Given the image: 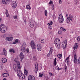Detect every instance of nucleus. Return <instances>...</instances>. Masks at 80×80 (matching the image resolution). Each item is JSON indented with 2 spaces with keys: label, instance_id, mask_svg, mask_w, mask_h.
<instances>
[{
  "label": "nucleus",
  "instance_id": "26",
  "mask_svg": "<svg viewBox=\"0 0 80 80\" xmlns=\"http://www.w3.org/2000/svg\"><path fill=\"white\" fill-rule=\"evenodd\" d=\"M75 4L78 5L79 3V1L78 0H75L74 2Z\"/></svg>",
  "mask_w": 80,
  "mask_h": 80
},
{
  "label": "nucleus",
  "instance_id": "8",
  "mask_svg": "<svg viewBox=\"0 0 80 80\" xmlns=\"http://www.w3.org/2000/svg\"><path fill=\"white\" fill-rule=\"evenodd\" d=\"M30 45L31 46L32 49H35L36 48L35 44L34 43V41L32 40L31 42L30 43Z\"/></svg>",
  "mask_w": 80,
  "mask_h": 80
},
{
  "label": "nucleus",
  "instance_id": "20",
  "mask_svg": "<svg viewBox=\"0 0 80 80\" xmlns=\"http://www.w3.org/2000/svg\"><path fill=\"white\" fill-rule=\"evenodd\" d=\"M19 57L20 58L22 59H22H23V58H24V55H23V52H21L20 53Z\"/></svg>",
  "mask_w": 80,
  "mask_h": 80
},
{
  "label": "nucleus",
  "instance_id": "35",
  "mask_svg": "<svg viewBox=\"0 0 80 80\" xmlns=\"http://www.w3.org/2000/svg\"><path fill=\"white\" fill-rule=\"evenodd\" d=\"M64 68L65 69V72H66V71H67V65H66V64H65L64 65Z\"/></svg>",
  "mask_w": 80,
  "mask_h": 80
},
{
  "label": "nucleus",
  "instance_id": "18",
  "mask_svg": "<svg viewBox=\"0 0 80 80\" xmlns=\"http://www.w3.org/2000/svg\"><path fill=\"white\" fill-rule=\"evenodd\" d=\"M38 72V64L36 63L35 67V73H37Z\"/></svg>",
  "mask_w": 80,
  "mask_h": 80
},
{
  "label": "nucleus",
  "instance_id": "3",
  "mask_svg": "<svg viewBox=\"0 0 80 80\" xmlns=\"http://www.w3.org/2000/svg\"><path fill=\"white\" fill-rule=\"evenodd\" d=\"M67 18L66 19V23H69L70 21L72 22V20L73 18L72 15L70 14L69 15L68 14H66Z\"/></svg>",
  "mask_w": 80,
  "mask_h": 80
},
{
  "label": "nucleus",
  "instance_id": "56",
  "mask_svg": "<svg viewBox=\"0 0 80 80\" xmlns=\"http://www.w3.org/2000/svg\"><path fill=\"white\" fill-rule=\"evenodd\" d=\"M58 80H59V79H58Z\"/></svg>",
  "mask_w": 80,
  "mask_h": 80
},
{
  "label": "nucleus",
  "instance_id": "17",
  "mask_svg": "<svg viewBox=\"0 0 80 80\" xmlns=\"http://www.w3.org/2000/svg\"><path fill=\"white\" fill-rule=\"evenodd\" d=\"M29 26L30 27H31V28H32V27H33V21H30L29 22Z\"/></svg>",
  "mask_w": 80,
  "mask_h": 80
},
{
  "label": "nucleus",
  "instance_id": "51",
  "mask_svg": "<svg viewBox=\"0 0 80 80\" xmlns=\"http://www.w3.org/2000/svg\"><path fill=\"white\" fill-rule=\"evenodd\" d=\"M59 3H60V4L62 3V0H59Z\"/></svg>",
  "mask_w": 80,
  "mask_h": 80
},
{
  "label": "nucleus",
  "instance_id": "9",
  "mask_svg": "<svg viewBox=\"0 0 80 80\" xmlns=\"http://www.w3.org/2000/svg\"><path fill=\"white\" fill-rule=\"evenodd\" d=\"M15 63H17V65H18V68L17 69V71L19 70H20L21 69V68H22V67L20 66V62L19 61H16L15 62Z\"/></svg>",
  "mask_w": 80,
  "mask_h": 80
},
{
  "label": "nucleus",
  "instance_id": "40",
  "mask_svg": "<svg viewBox=\"0 0 80 80\" xmlns=\"http://www.w3.org/2000/svg\"><path fill=\"white\" fill-rule=\"evenodd\" d=\"M18 61V58H16L14 60V62H16Z\"/></svg>",
  "mask_w": 80,
  "mask_h": 80
},
{
  "label": "nucleus",
  "instance_id": "57",
  "mask_svg": "<svg viewBox=\"0 0 80 80\" xmlns=\"http://www.w3.org/2000/svg\"><path fill=\"white\" fill-rule=\"evenodd\" d=\"M0 55H1V54H0Z\"/></svg>",
  "mask_w": 80,
  "mask_h": 80
},
{
  "label": "nucleus",
  "instance_id": "30",
  "mask_svg": "<svg viewBox=\"0 0 80 80\" xmlns=\"http://www.w3.org/2000/svg\"><path fill=\"white\" fill-rule=\"evenodd\" d=\"M2 68H3V65L0 64V70H2Z\"/></svg>",
  "mask_w": 80,
  "mask_h": 80
},
{
  "label": "nucleus",
  "instance_id": "44",
  "mask_svg": "<svg viewBox=\"0 0 80 80\" xmlns=\"http://www.w3.org/2000/svg\"><path fill=\"white\" fill-rule=\"evenodd\" d=\"M68 59H69V57L67 58L66 60H67V62L68 63Z\"/></svg>",
  "mask_w": 80,
  "mask_h": 80
},
{
  "label": "nucleus",
  "instance_id": "29",
  "mask_svg": "<svg viewBox=\"0 0 80 80\" xmlns=\"http://www.w3.org/2000/svg\"><path fill=\"white\" fill-rule=\"evenodd\" d=\"M53 64L55 66L57 65V61L56 60V58H55L54 60Z\"/></svg>",
  "mask_w": 80,
  "mask_h": 80
},
{
  "label": "nucleus",
  "instance_id": "28",
  "mask_svg": "<svg viewBox=\"0 0 80 80\" xmlns=\"http://www.w3.org/2000/svg\"><path fill=\"white\" fill-rule=\"evenodd\" d=\"M9 51L10 52H13V53H15V51L14 50H13V49L12 48H11L9 49Z\"/></svg>",
  "mask_w": 80,
  "mask_h": 80
},
{
  "label": "nucleus",
  "instance_id": "6",
  "mask_svg": "<svg viewBox=\"0 0 80 80\" xmlns=\"http://www.w3.org/2000/svg\"><path fill=\"white\" fill-rule=\"evenodd\" d=\"M27 47V45H26V43L24 42L22 44V46L21 47V50L23 52H25V47Z\"/></svg>",
  "mask_w": 80,
  "mask_h": 80
},
{
  "label": "nucleus",
  "instance_id": "16",
  "mask_svg": "<svg viewBox=\"0 0 80 80\" xmlns=\"http://www.w3.org/2000/svg\"><path fill=\"white\" fill-rule=\"evenodd\" d=\"M53 51V49L52 48V47H51L50 48V50L49 51V52L48 53V56L49 57V56L51 54H52V52Z\"/></svg>",
  "mask_w": 80,
  "mask_h": 80
},
{
  "label": "nucleus",
  "instance_id": "25",
  "mask_svg": "<svg viewBox=\"0 0 80 80\" xmlns=\"http://www.w3.org/2000/svg\"><path fill=\"white\" fill-rule=\"evenodd\" d=\"M58 58L60 59H61V58L62 57V54H59L57 55Z\"/></svg>",
  "mask_w": 80,
  "mask_h": 80
},
{
  "label": "nucleus",
  "instance_id": "31",
  "mask_svg": "<svg viewBox=\"0 0 80 80\" xmlns=\"http://www.w3.org/2000/svg\"><path fill=\"white\" fill-rule=\"evenodd\" d=\"M6 17H8V15H9V14H8V10H6Z\"/></svg>",
  "mask_w": 80,
  "mask_h": 80
},
{
  "label": "nucleus",
  "instance_id": "53",
  "mask_svg": "<svg viewBox=\"0 0 80 80\" xmlns=\"http://www.w3.org/2000/svg\"><path fill=\"white\" fill-rule=\"evenodd\" d=\"M24 22L25 23H27V20H26V19H25L24 20Z\"/></svg>",
  "mask_w": 80,
  "mask_h": 80
},
{
  "label": "nucleus",
  "instance_id": "34",
  "mask_svg": "<svg viewBox=\"0 0 80 80\" xmlns=\"http://www.w3.org/2000/svg\"><path fill=\"white\" fill-rule=\"evenodd\" d=\"M43 73H39V77H43Z\"/></svg>",
  "mask_w": 80,
  "mask_h": 80
},
{
  "label": "nucleus",
  "instance_id": "43",
  "mask_svg": "<svg viewBox=\"0 0 80 80\" xmlns=\"http://www.w3.org/2000/svg\"><path fill=\"white\" fill-rule=\"evenodd\" d=\"M44 39H42L41 41V42L42 43H44Z\"/></svg>",
  "mask_w": 80,
  "mask_h": 80
},
{
  "label": "nucleus",
  "instance_id": "10",
  "mask_svg": "<svg viewBox=\"0 0 80 80\" xmlns=\"http://www.w3.org/2000/svg\"><path fill=\"white\" fill-rule=\"evenodd\" d=\"M12 6L13 8H15L17 7V3L16 2V1H14L12 2Z\"/></svg>",
  "mask_w": 80,
  "mask_h": 80
},
{
  "label": "nucleus",
  "instance_id": "19",
  "mask_svg": "<svg viewBox=\"0 0 80 80\" xmlns=\"http://www.w3.org/2000/svg\"><path fill=\"white\" fill-rule=\"evenodd\" d=\"M20 40L18 39H16L14 41L12 42V44H16V43H20Z\"/></svg>",
  "mask_w": 80,
  "mask_h": 80
},
{
  "label": "nucleus",
  "instance_id": "39",
  "mask_svg": "<svg viewBox=\"0 0 80 80\" xmlns=\"http://www.w3.org/2000/svg\"><path fill=\"white\" fill-rule=\"evenodd\" d=\"M45 15L46 16H47V11L45 10Z\"/></svg>",
  "mask_w": 80,
  "mask_h": 80
},
{
  "label": "nucleus",
  "instance_id": "22",
  "mask_svg": "<svg viewBox=\"0 0 80 80\" xmlns=\"http://www.w3.org/2000/svg\"><path fill=\"white\" fill-rule=\"evenodd\" d=\"M2 54L4 55H5V56H6V55H7V50H5V49H3Z\"/></svg>",
  "mask_w": 80,
  "mask_h": 80
},
{
  "label": "nucleus",
  "instance_id": "42",
  "mask_svg": "<svg viewBox=\"0 0 80 80\" xmlns=\"http://www.w3.org/2000/svg\"><path fill=\"white\" fill-rule=\"evenodd\" d=\"M13 18L14 19H17V15L14 16L13 17Z\"/></svg>",
  "mask_w": 80,
  "mask_h": 80
},
{
  "label": "nucleus",
  "instance_id": "41",
  "mask_svg": "<svg viewBox=\"0 0 80 80\" xmlns=\"http://www.w3.org/2000/svg\"><path fill=\"white\" fill-rule=\"evenodd\" d=\"M48 73H49V75H50V76H53V74L52 73H51L50 72H48Z\"/></svg>",
  "mask_w": 80,
  "mask_h": 80
},
{
  "label": "nucleus",
  "instance_id": "32",
  "mask_svg": "<svg viewBox=\"0 0 80 80\" xmlns=\"http://www.w3.org/2000/svg\"><path fill=\"white\" fill-rule=\"evenodd\" d=\"M60 28L61 30H62V31H63V32H66V30L64 28L61 27Z\"/></svg>",
  "mask_w": 80,
  "mask_h": 80
},
{
  "label": "nucleus",
  "instance_id": "47",
  "mask_svg": "<svg viewBox=\"0 0 80 80\" xmlns=\"http://www.w3.org/2000/svg\"><path fill=\"white\" fill-rule=\"evenodd\" d=\"M52 10H53L54 9V5H52Z\"/></svg>",
  "mask_w": 80,
  "mask_h": 80
},
{
  "label": "nucleus",
  "instance_id": "7",
  "mask_svg": "<svg viewBox=\"0 0 80 80\" xmlns=\"http://www.w3.org/2000/svg\"><path fill=\"white\" fill-rule=\"evenodd\" d=\"M67 45V40H66L62 43V47L63 48H66Z\"/></svg>",
  "mask_w": 80,
  "mask_h": 80
},
{
  "label": "nucleus",
  "instance_id": "15",
  "mask_svg": "<svg viewBox=\"0 0 80 80\" xmlns=\"http://www.w3.org/2000/svg\"><path fill=\"white\" fill-rule=\"evenodd\" d=\"M13 38V37H10V38L7 37L6 38V40H8V41H9V42H10L11 41H12Z\"/></svg>",
  "mask_w": 80,
  "mask_h": 80
},
{
  "label": "nucleus",
  "instance_id": "12",
  "mask_svg": "<svg viewBox=\"0 0 80 80\" xmlns=\"http://www.w3.org/2000/svg\"><path fill=\"white\" fill-rule=\"evenodd\" d=\"M28 80H35V78L33 76H28Z\"/></svg>",
  "mask_w": 80,
  "mask_h": 80
},
{
  "label": "nucleus",
  "instance_id": "21",
  "mask_svg": "<svg viewBox=\"0 0 80 80\" xmlns=\"http://www.w3.org/2000/svg\"><path fill=\"white\" fill-rule=\"evenodd\" d=\"M2 75L3 77H7L9 76V74L8 73H3L2 74Z\"/></svg>",
  "mask_w": 80,
  "mask_h": 80
},
{
  "label": "nucleus",
  "instance_id": "50",
  "mask_svg": "<svg viewBox=\"0 0 80 80\" xmlns=\"http://www.w3.org/2000/svg\"><path fill=\"white\" fill-rule=\"evenodd\" d=\"M52 1H50L49 2V5H50L51 4H52Z\"/></svg>",
  "mask_w": 80,
  "mask_h": 80
},
{
  "label": "nucleus",
  "instance_id": "5",
  "mask_svg": "<svg viewBox=\"0 0 80 80\" xmlns=\"http://www.w3.org/2000/svg\"><path fill=\"white\" fill-rule=\"evenodd\" d=\"M59 22L60 23H62L63 22L64 19L62 15L60 14L58 17Z\"/></svg>",
  "mask_w": 80,
  "mask_h": 80
},
{
  "label": "nucleus",
  "instance_id": "45",
  "mask_svg": "<svg viewBox=\"0 0 80 80\" xmlns=\"http://www.w3.org/2000/svg\"><path fill=\"white\" fill-rule=\"evenodd\" d=\"M56 68H57V70H60V68H59V67L58 66L56 67Z\"/></svg>",
  "mask_w": 80,
  "mask_h": 80
},
{
  "label": "nucleus",
  "instance_id": "27",
  "mask_svg": "<svg viewBox=\"0 0 80 80\" xmlns=\"http://www.w3.org/2000/svg\"><path fill=\"white\" fill-rule=\"evenodd\" d=\"M26 8L27 10H30L31 9V8L29 5H27L26 6Z\"/></svg>",
  "mask_w": 80,
  "mask_h": 80
},
{
  "label": "nucleus",
  "instance_id": "38",
  "mask_svg": "<svg viewBox=\"0 0 80 80\" xmlns=\"http://www.w3.org/2000/svg\"><path fill=\"white\" fill-rule=\"evenodd\" d=\"M78 64L80 63V58H79L78 59Z\"/></svg>",
  "mask_w": 80,
  "mask_h": 80
},
{
  "label": "nucleus",
  "instance_id": "4",
  "mask_svg": "<svg viewBox=\"0 0 80 80\" xmlns=\"http://www.w3.org/2000/svg\"><path fill=\"white\" fill-rule=\"evenodd\" d=\"M7 26L3 24L2 28H0V31L1 33H5L7 32Z\"/></svg>",
  "mask_w": 80,
  "mask_h": 80
},
{
  "label": "nucleus",
  "instance_id": "58",
  "mask_svg": "<svg viewBox=\"0 0 80 80\" xmlns=\"http://www.w3.org/2000/svg\"><path fill=\"white\" fill-rule=\"evenodd\" d=\"M16 71V70H15V71Z\"/></svg>",
  "mask_w": 80,
  "mask_h": 80
},
{
  "label": "nucleus",
  "instance_id": "48",
  "mask_svg": "<svg viewBox=\"0 0 80 80\" xmlns=\"http://www.w3.org/2000/svg\"><path fill=\"white\" fill-rule=\"evenodd\" d=\"M46 80H48V76H47V75L46 76Z\"/></svg>",
  "mask_w": 80,
  "mask_h": 80
},
{
  "label": "nucleus",
  "instance_id": "55",
  "mask_svg": "<svg viewBox=\"0 0 80 80\" xmlns=\"http://www.w3.org/2000/svg\"><path fill=\"white\" fill-rule=\"evenodd\" d=\"M25 74L26 75H27V73H25Z\"/></svg>",
  "mask_w": 80,
  "mask_h": 80
},
{
  "label": "nucleus",
  "instance_id": "46",
  "mask_svg": "<svg viewBox=\"0 0 80 80\" xmlns=\"http://www.w3.org/2000/svg\"><path fill=\"white\" fill-rule=\"evenodd\" d=\"M48 28L49 30H51V29L52 28V27L51 26L48 27Z\"/></svg>",
  "mask_w": 80,
  "mask_h": 80
},
{
  "label": "nucleus",
  "instance_id": "2",
  "mask_svg": "<svg viewBox=\"0 0 80 80\" xmlns=\"http://www.w3.org/2000/svg\"><path fill=\"white\" fill-rule=\"evenodd\" d=\"M54 43L57 48H60V40L58 38H56L54 42Z\"/></svg>",
  "mask_w": 80,
  "mask_h": 80
},
{
  "label": "nucleus",
  "instance_id": "37",
  "mask_svg": "<svg viewBox=\"0 0 80 80\" xmlns=\"http://www.w3.org/2000/svg\"><path fill=\"white\" fill-rule=\"evenodd\" d=\"M58 33L59 35H61L62 34V31L61 30H59L58 31Z\"/></svg>",
  "mask_w": 80,
  "mask_h": 80
},
{
  "label": "nucleus",
  "instance_id": "33",
  "mask_svg": "<svg viewBox=\"0 0 80 80\" xmlns=\"http://www.w3.org/2000/svg\"><path fill=\"white\" fill-rule=\"evenodd\" d=\"M52 24H53V22H52V21H51L50 23H48V25L50 26V25H52Z\"/></svg>",
  "mask_w": 80,
  "mask_h": 80
},
{
  "label": "nucleus",
  "instance_id": "54",
  "mask_svg": "<svg viewBox=\"0 0 80 80\" xmlns=\"http://www.w3.org/2000/svg\"><path fill=\"white\" fill-rule=\"evenodd\" d=\"M1 21H2V18H0V22H1Z\"/></svg>",
  "mask_w": 80,
  "mask_h": 80
},
{
  "label": "nucleus",
  "instance_id": "1",
  "mask_svg": "<svg viewBox=\"0 0 80 80\" xmlns=\"http://www.w3.org/2000/svg\"><path fill=\"white\" fill-rule=\"evenodd\" d=\"M17 75L21 80H23V79H25V75L23 74V73H22V71L20 70H18H18H17Z\"/></svg>",
  "mask_w": 80,
  "mask_h": 80
},
{
  "label": "nucleus",
  "instance_id": "14",
  "mask_svg": "<svg viewBox=\"0 0 80 80\" xmlns=\"http://www.w3.org/2000/svg\"><path fill=\"white\" fill-rule=\"evenodd\" d=\"M9 0H2V3L3 4H8L9 3Z\"/></svg>",
  "mask_w": 80,
  "mask_h": 80
},
{
  "label": "nucleus",
  "instance_id": "49",
  "mask_svg": "<svg viewBox=\"0 0 80 80\" xmlns=\"http://www.w3.org/2000/svg\"><path fill=\"white\" fill-rule=\"evenodd\" d=\"M26 51L28 53L29 52V49H28V48L27 49H26Z\"/></svg>",
  "mask_w": 80,
  "mask_h": 80
},
{
  "label": "nucleus",
  "instance_id": "11",
  "mask_svg": "<svg viewBox=\"0 0 80 80\" xmlns=\"http://www.w3.org/2000/svg\"><path fill=\"white\" fill-rule=\"evenodd\" d=\"M37 48L39 52L42 50V45L40 44H38L37 45Z\"/></svg>",
  "mask_w": 80,
  "mask_h": 80
},
{
  "label": "nucleus",
  "instance_id": "36",
  "mask_svg": "<svg viewBox=\"0 0 80 80\" xmlns=\"http://www.w3.org/2000/svg\"><path fill=\"white\" fill-rule=\"evenodd\" d=\"M77 40L78 42H80V37H77Z\"/></svg>",
  "mask_w": 80,
  "mask_h": 80
},
{
  "label": "nucleus",
  "instance_id": "23",
  "mask_svg": "<svg viewBox=\"0 0 80 80\" xmlns=\"http://www.w3.org/2000/svg\"><path fill=\"white\" fill-rule=\"evenodd\" d=\"M2 63H6V62H7V59L5 58H2Z\"/></svg>",
  "mask_w": 80,
  "mask_h": 80
},
{
  "label": "nucleus",
  "instance_id": "52",
  "mask_svg": "<svg viewBox=\"0 0 80 80\" xmlns=\"http://www.w3.org/2000/svg\"><path fill=\"white\" fill-rule=\"evenodd\" d=\"M4 24H1L0 26V28H1L2 27V26Z\"/></svg>",
  "mask_w": 80,
  "mask_h": 80
},
{
  "label": "nucleus",
  "instance_id": "24",
  "mask_svg": "<svg viewBox=\"0 0 80 80\" xmlns=\"http://www.w3.org/2000/svg\"><path fill=\"white\" fill-rule=\"evenodd\" d=\"M77 48H78V44H77V43H76L74 45L73 48L74 50H76Z\"/></svg>",
  "mask_w": 80,
  "mask_h": 80
},
{
  "label": "nucleus",
  "instance_id": "13",
  "mask_svg": "<svg viewBox=\"0 0 80 80\" xmlns=\"http://www.w3.org/2000/svg\"><path fill=\"white\" fill-rule=\"evenodd\" d=\"M77 54L76 53L74 54V58L73 61L74 63H77Z\"/></svg>",
  "mask_w": 80,
  "mask_h": 80
}]
</instances>
